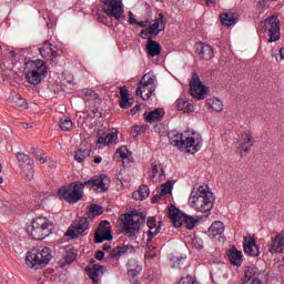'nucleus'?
<instances>
[{"instance_id": "nucleus-1", "label": "nucleus", "mask_w": 284, "mask_h": 284, "mask_svg": "<svg viewBox=\"0 0 284 284\" xmlns=\"http://www.w3.org/2000/svg\"><path fill=\"white\" fill-rule=\"evenodd\" d=\"M215 201L214 193L205 190V186H199L197 189L194 186L189 197V205L196 210V212L210 215Z\"/></svg>"}, {"instance_id": "nucleus-2", "label": "nucleus", "mask_w": 284, "mask_h": 284, "mask_svg": "<svg viewBox=\"0 0 284 284\" xmlns=\"http://www.w3.org/2000/svg\"><path fill=\"white\" fill-rule=\"evenodd\" d=\"M145 223V214L133 211L124 215L121 232L128 239H136L141 232V225Z\"/></svg>"}, {"instance_id": "nucleus-3", "label": "nucleus", "mask_w": 284, "mask_h": 284, "mask_svg": "<svg viewBox=\"0 0 284 284\" xmlns=\"http://www.w3.org/2000/svg\"><path fill=\"white\" fill-rule=\"evenodd\" d=\"M52 261V251L48 246L34 247L27 253L26 265L31 270L45 267Z\"/></svg>"}, {"instance_id": "nucleus-4", "label": "nucleus", "mask_w": 284, "mask_h": 284, "mask_svg": "<svg viewBox=\"0 0 284 284\" xmlns=\"http://www.w3.org/2000/svg\"><path fill=\"white\" fill-rule=\"evenodd\" d=\"M103 3L102 11L97 12L98 21L100 23H108L110 17L115 21H123V4L120 0H101ZM106 14V17H105Z\"/></svg>"}, {"instance_id": "nucleus-5", "label": "nucleus", "mask_w": 284, "mask_h": 284, "mask_svg": "<svg viewBox=\"0 0 284 284\" xmlns=\"http://www.w3.org/2000/svg\"><path fill=\"white\" fill-rule=\"evenodd\" d=\"M174 145L184 148L189 154H196L203 145V139L197 133L186 131L181 135H175Z\"/></svg>"}, {"instance_id": "nucleus-6", "label": "nucleus", "mask_w": 284, "mask_h": 284, "mask_svg": "<svg viewBox=\"0 0 284 284\" xmlns=\"http://www.w3.org/2000/svg\"><path fill=\"white\" fill-rule=\"evenodd\" d=\"M83 187L85 184L81 181L72 182L63 185L58 190V196L67 203H79L83 199Z\"/></svg>"}, {"instance_id": "nucleus-7", "label": "nucleus", "mask_w": 284, "mask_h": 284, "mask_svg": "<svg viewBox=\"0 0 284 284\" xmlns=\"http://www.w3.org/2000/svg\"><path fill=\"white\" fill-rule=\"evenodd\" d=\"M52 230H54V224L45 217L32 220L31 225L28 227V232L34 241H43V239L52 234Z\"/></svg>"}, {"instance_id": "nucleus-8", "label": "nucleus", "mask_w": 284, "mask_h": 284, "mask_svg": "<svg viewBox=\"0 0 284 284\" xmlns=\"http://www.w3.org/2000/svg\"><path fill=\"white\" fill-rule=\"evenodd\" d=\"M169 219L172 221L174 227H185L186 230H194L199 223V219L182 215L181 210L176 209L174 204L169 206Z\"/></svg>"}, {"instance_id": "nucleus-9", "label": "nucleus", "mask_w": 284, "mask_h": 284, "mask_svg": "<svg viewBox=\"0 0 284 284\" xmlns=\"http://www.w3.org/2000/svg\"><path fill=\"white\" fill-rule=\"evenodd\" d=\"M154 92H156V75L145 73L138 84L135 94L136 97H141L143 101H148Z\"/></svg>"}, {"instance_id": "nucleus-10", "label": "nucleus", "mask_w": 284, "mask_h": 284, "mask_svg": "<svg viewBox=\"0 0 284 284\" xmlns=\"http://www.w3.org/2000/svg\"><path fill=\"white\" fill-rule=\"evenodd\" d=\"M16 156L21 169V176H23L26 181L34 179V161L26 153H17Z\"/></svg>"}, {"instance_id": "nucleus-11", "label": "nucleus", "mask_w": 284, "mask_h": 284, "mask_svg": "<svg viewBox=\"0 0 284 284\" xmlns=\"http://www.w3.org/2000/svg\"><path fill=\"white\" fill-rule=\"evenodd\" d=\"M88 230H90V222H88V217H80L71 224L64 236L77 239L78 236H81V234H88Z\"/></svg>"}, {"instance_id": "nucleus-12", "label": "nucleus", "mask_w": 284, "mask_h": 284, "mask_svg": "<svg viewBox=\"0 0 284 284\" xmlns=\"http://www.w3.org/2000/svg\"><path fill=\"white\" fill-rule=\"evenodd\" d=\"M190 92L194 99H205V94H207V87L203 85L201 79L199 78V73L194 72L190 82Z\"/></svg>"}, {"instance_id": "nucleus-13", "label": "nucleus", "mask_w": 284, "mask_h": 284, "mask_svg": "<svg viewBox=\"0 0 284 284\" xmlns=\"http://www.w3.org/2000/svg\"><path fill=\"white\" fill-rule=\"evenodd\" d=\"M82 183L84 187H95L98 192H108L110 187V178H108L105 174H101L99 178H94Z\"/></svg>"}, {"instance_id": "nucleus-14", "label": "nucleus", "mask_w": 284, "mask_h": 284, "mask_svg": "<svg viewBox=\"0 0 284 284\" xmlns=\"http://www.w3.org/2000/svg\"><path fill=\"white\" fill-rule=\"evenodd\" d=\"M266 30H268V41L273 43V41H278L281 39V27L278 26V18L271 17L267 18L264 22Z\"/></svg>"}, {"instance_id": "nucleus-15", "label": "nucleus", "mask_w": 284, "mask_h": 284, "mask_svg": "<svg viewBox=\"0 0 284 284\" xmlns=\"http://www.w3.org/2000/svg\"><path fill=\"white\" fill-rule=\"evenodd\" d=\"M104 241H112V231L110 230V222L102 221L95 231L94 243H103Z\"/></svg>"}, {"instance_id": "nucleus-16", "label": "nucleus", "mask_w": 284, "mask_h": 284, "mask_svg": "<svg viewBox=\"0 0 284 284\" xmlns=\"http://www.w3.org/2000/svg\"><path fill=\"white\" fill-rule=\"evenodd\" d=\"M270 254H283L284 252V231L276 233L275 236L271 237V243L268 244Z\"/></svg>"}, {"instance_id": "nucleus-17", "label": "nucleus", "mask_w": 284, "mask_h": 284, "mask_svg": "<svg viewBox=\"0 0 284 284\" xmlns=\"http://www.w3.org/2000/svg\"><path fill=\"white\" fill-rule=\"evenodd\" d=\"M40 54L42 59H47V61H54V59L59 57V51L57 47L52 48V43L44 41L43 45L40 48Z\"/></svg>"}, {"instance_id": "nucleus-18", "label": "nucleus", "mask_w": 284, "mask_h": 284, "mask_svg": "<svg viewBox=\"0 0 284 284\" xmlns=\"http://www.w3.org/2000/svg\"><path fill=\"white\" fill-rule=\"evenodd\" d=\"M195 50L200 59H203L204 61H210L211 59H214V49H212V45L210 44L197 42L195 44Z\"/></svg>"}, {"instance_id": "nucleus-19", "label": "nucleus", "mask_w": 284, "mask_h": 284, "mask_svg": "<svg viewBox=\"0 0 284 284\" xmlns=\"http://www.w3.org/2000/svg\"><path fill=\"white\" fill-rule=\"evenodd\" d=\"M132 252H134V246L123 244L110 250L109 256L110 258H115V261H119L121 256H128V254H132Z\"/></svg>"}, {"instance_id": "nucleus-20", "label": "nucleus", "mask_w": 284, "mask_h": 284, "mask_svg": "<svg viewBox=\"0 0 284 284\" xmlns=\"http://www.w3.org/2000/svg\"><path fill=\"white\" fill-rule=\"evenodd\" d=\"M237 143L239 145H241V149L243 151L241 152V156H243V154H250L252 145H254V142L252 141V134L250 133V131H245Z\"/></svg>"}, {"instance_id": "nucleus-21", "label": "nucleus", "mask_w": 284, "mask_h": 284, "mask_svg": "<svg viewBox=\"0 0 284 284\" xmlns=\"http://www.w3.org/2000/svg\"><path fill=\"white\" fill-rule=\"evenodd\" d=\"M244 252L248 256H258L261 254L258 245H256V240L254 237L244 239Z\"/></svg>"}, {"instance_id": "nucleus-22", "label": "nucleus", "mask_w": 284, "mask_h": 284, "mask_svg": "<svg viewBox=\"0 0 284 284\" xmlns=\"http://www.w3.org/2000/svg\"><path fill=\"white\" fill-rule=\"evenodd\" d=\"M227 256L231 265H235L236 267H241V265H243V252L239 251L236 246H232L227 251Z\"/></svg>"}, {"instance_id": "nucleus-23", "label": "nucleus", "mask_w": 284, "mask_h": 284, "mask_svg": "<svg viewBox=\"0 0 284 284\" xmlns=\"http://www.w3.org/2000/svg\"><path fill=\"white\" fill-rule=\"evenodd\" d=\"M29 70L37 72L40 77H48V64L43 60L29 62Z\"/></svg>"}, {"instance_id": "nucleus-24", "label": "nucleus", "mask_w": 284, "mask_h": 284, "mask_svg": "<svg viewBox=\"0 0 284 284\" xmlns=\"http://www.w3.org/2000/svg\"><path fill=\"white\" fill-rule=\"evenodd\" d=\"M163 30H165V20L163 19V13H160L154 23L149 27V34L158 37L159 32H163Z\"/></svg>"}, {"instance_id": "nucleus-25", "label": "nucleus", "mask_w": 284, "mask_h": 284, "mask_svg": "<svg viewBox=\"0 0 284 284\" xmlns=\"http://www.w3.org/2000/svg\"><path fill=\"white\" fill-rule=\"evenodd\" d=\"M85 272L93 283H99V276L103 274V265L93 264L92 267L87 266Z\"/></svg>"}, {"instance_id": "nucleus-26", "label": "nucleus", "mask_w": 284, "mask_h": 284, "mask_svg": "<svg viewBox=\"0 0 284 284\" xmlns=\"http://www.w3.org/2000/svg\"><path fill=\"white\" fill-rule=\"evenodd\" d=\"M146 53L152 58L159 57V54H161V43L149 38L146 42Z\"/></svg>"}, {"instance_id": "nucleus-27", "label": "nucleus", "mask_w": 284, "mask_h": 284, "mask_svg": "<svg viewBox=\"0 0 284 284\" xmlns=\"http://www.w3.org/2000/svg\"><path fill=\"white\" fill-rule=\"evenodd\" d=\"M43 79L45 78L32 69H28L26 73V82L30 83L31 85H39Z\"/></svg>"}, {"instance_id": "nucleus-28", "label": "nucleus", "mask_w": 284, "mask_h": 284, "mask_svg": "<svg viewBox=\"0 0 284 284\" xmlns=\"http://www.w3.org/2000/svg\"><path fill=\"white\" fill-rule=\"evenodd\" d=\"M223 232H225V224L221 221H215L209 229V236L216 239V236H221Z\"/></svg>"}, {"instance_id": "nucleus-29", "label": "nucleus", "mask_w": 284, "mask_h": 284, "mask_svg": "<svg viewBox=\"0 0 284 284\" xmlns=\"http://www.w3.org/2000/svg\"><path fill=\"white\" fill-rule=\"evenodd\" d=\"M163 116H165V111L163 109H154L146 114L144 121H146V123H156V121H161Z\"/></svg>"}, {"instance_id": "nucleus-30", "label": "nucleus", "mask_w": 284, "mask_h": 284, "mask_svg": "<svg viewBox=\"0 0 284 284\" xmlns=\"http://www.w3.org/2000/svg\"><path fill=\"white\" fill-rule=\"evenodd\" d=\"M120 97H121L120 108H122L123 110H128V108L132 105V103H130V98H129L130 91H128V88L121 87Z\"/></svg>"}, {"instance_id": "nucleus-31", "label": "nucleus", "mask_w": 284, "mask_h": 284, "mask_svg": "<svg viewBox=\"0 0 284 284\" xmlns=\"http://www.w3.org/2000/svg\"><path fill=\"white\" fill-rule=\"evenodd\" d=\"M8 103H11L12 108H24V110H28V102L19 94L9 97Z\"/></svg>"}, {"instance_id": "nucleus-32", "label": "nucleus", "mask_w": 284, "mask_h": 284, "mask_svg": "<svg viewBox=\"0 0 284 284\" xmlns=\"http://www.w3.org/2000/svg\"><path fill=\"white\" fill-rule=\"evenodd\" d=\"M118 139V132L116 131H112L110 133H108L105 136H100L98 139V143L102 144V145H111V143H115Z\"/></svg>"}, {"instance_id": "nucleus-33", "label": "nucleus", "mask_w": 284, "mask_h": 284, "mask_svg": "<svg viewBox=\"0 0 284 284\" xmlns=\"http://www.w3.org/2000/svg\"><path fill=\"white\" fill-rule=\"evenodd\" d=\"M206 105H207V108L213 110V112H222L223 111V102L220 99H216V98L209 99V100H206Z\"/></svg>"}, {"instance_id": "nucleus-34", "label": "nucleus", "mask_w": 284, "mask_h": 284, "mask_svg": "<svg viewBox=\"0 0 284 284\" xmlns=\"http://www.w3.org/2000/svg\"><path fill=\"white\" fill-rule=\"evenodd\" d=\"M256 276V267L247 266L244 270V278L242 280L241 284H247V282L252 281Z\"/></svg>"}, {"instance_id": "nucleus-35", "label": "nucleus", "mask_w": 284, "mask_h": 284, "mask_svg": "<svg viewBox=\"0 0 284 284\" xmlns=\"http://www.w3.org/2000/svg\"><path fill=\"white\" fill-rule=\"evenodd\" d=\"M178 110H181L182 112H192L193 105L187 100L181 98L176 101Z\"/></svg>"}, {"instance_id": "nucleus-36", "label": "nucleus", "mask_w": 284, "mask_h": 284, "mask_svg": "<svg viewBox=\"0 0 284 284\" xmlns=\"http://www.w3.org/2000/svg\"><path fill=\"white\" fill-rule=\"evenodd\" d=\"M72 119L69 116L60 118V130H62V132H70L72 130Z\"/></svg>"}, {"instance_id": "nucleus-37", "label": "nucleus", "mask_w": 284, "mask_h": 284, "mask_svg": "<svg viewBox=\"0 0 284 284\" xmlns=\"http://www.w3.org/2000/svg\"><path fill=\"white\" fill-rule=\"evenodd\" d=\"M90 149H79L74 154V160L78 163H83L88 156H90Z\"/></svg>"}, {"instance_id": "nucleus-38", "label": "nucleus", "mask_w": 284, "mask_h": 284, "mask_svg": "<svg viewBox=\"0 0 284 284\" xmlns=\"http://www.w3.org/2000/svg\"><path fill=\"white\" fill-rule=\"evenodd\" d=\"M103 214V207L99 206V204H91L87 216L88 219H92L94 216H101Z\"/></svg>"}, {"instance_id": "nucleus-39", "label": "nucleus", "mask_w": 284, "mask_h": 284, "mask_svg": "<svg viewBox=\"0 0 284 284\" xmlns=\"http://www.w3.org/2000/svg\"><path fill=\"white\" fill-rule=\"evenodd\" d=\"M220 19H221V23L226 27H230V26H233V23H236L234 13H222Z\"/></svg>"}, {"instance_id": "nucleus-40", "label": "nucleus", "mask_w": 284, "mask_h": 284, "mask_svg": "<svg viewBox=\"0 0 284 284\" xmlns=\"http://www.w3.org/2000/svg\"><path fill=\"white\" fill-rule=\"evenodd\" d=\"M116 154H119L120 159H122V161H125V159H130V156L132 155V153H130V151L128 150V146L122 145L116 150Z\"/></svg>"}, {"instance_id": "nucleus-41", "label": "nucleus", "mask_w": 284, "mask_h": 284, "mask_svg": "<svg viewBox=\"0 0 284 284\" xmlns=\"http://www.w3.org/2000/svg\"><path fill=\"white\" fill-rule=\"evenodd\" d=\"M31 150H32L33 156H36V159L40 161V163L43 164L48 161V156H45V153L41 152V150L34 149V146H32Z\"/></svg>"}, {"instance_id": "nucleus-42", "label": "nucleus", "mask_w": 284, "mask_h": 284, "mask_svg": "<svg viewBox=\"0 0 284 284\" xmlns=\"http://www.w3.org/2000/svg\"><path fill=\"white\" fill-rule=\"evenodd\" d=\"M191 245L194 250L201 251L203 250V240L201 237H193L191 240Z\"/></svg>"}, {"instance_id": "nucleus-43", "label": "nucleus", "mask_w": 284, "mask_h": 284, "mask_svg": "<svg viewBox=\"0 0 284 284\" xmlns=\"http://www.w3.org/2000/svg\"><path fill=\"white\" fill-rule=\"evenodd\" d=\"M62 258L65 261V263H73V261L77 258V253L73 251H67Z\"/></svg>"}, {"instance_id": "nucleus-44", "label": "nucleus", "mask_w": 284, "mask_h": 284, "mask_svg": "<svg viewBox=\"0 0 284 284\" xmlns=\"http://www.w3.org/2000/svg\"><path fill=\"white\" fill-rule=\"evenodd\" d=\"M160 193L162 194V196H164L165 194H171L172 193V182L168 181L164 184H162Z\"/></svg>"}, {"instance_id": "nucleus-45", "label": "nucleus", "mask_w": 284, "mask_h": 284, "mask_svg": "<svg viewBox=\"0 0 284 284\" xmlns=\"http://www.w3.org/2000/svg\"><path fill=\"white\" fill-rule=\"evenodd\" d=\"M138 192L140 193V196L145 201L148 196H150V187L148 185H142L139 187Z\"/></svg>"}, {"instance_id": "nucleus-46", "label": "nucleus", "mask_w": 284, "mask_h": 284, "mask_svg": "<svg viewBox=\"0 0 284 284\" xmlns=\"http://www.w3.org/2000/svg\"><path fill=\"white\" fill-rule=\"evenodd\" d=\"M159 232H161V225H158V227L149 231L148 233V239L149 241H152V239H154V236H156V234H159Z\"/></svg>"}, {"instance_id": "nucleus-47", "label": "nucleus", "mask_w": 284, "mask_h": 284, "mask_svg": "<svg viewBox=\"0 0 284 284\" xmlns=\"http://www.w3.org/2000/svg\"><path fill=\"white\" fill-rule=\"evenodd\" d=\"M84 97H89V99H92L93 101H97V99H99V95L97 94V92H94L91 89H87L84 91Z\"/></svg>"}, {"instance_id": "nucleus-48", "label": "nucleus", "mask_w": 284, "mask_h": 284, "mask_svg": "<svg viewBox=\"0 0 284 284\" xmlns=\"http://www.w3.org/2000/svg\"><path fill=\"white\" fill-rule=\"evenodd\" d=\"M146 225H148L149 230H155V227H158L156 226V217H154V216L149 217L146 221Z\"/></svg>"}, {"instance_id": "nucleus-49", "label": "nucleus", "mask_w": 284, "mask_h": 284, "mask_svg": "<svg viewBox=\"0 0 284 284\" xmlns=\"http://www.w3.org/2000/svg\"><path fill=\"white\" fill-rule=\"evenodd\" d=\"M151 170L153 172V174L151 176V181H154V179H156V173L159 172V164H156V161H153L151 163Z\"/></svg>"}, {"instance_id": "nucleus-50", "label": "nucleus", "mask_w": 284, "mask_h": 284, "mask_svg": "<svg viewBox=\"0 0 284 284\" xmlns=\"http://www.w3.org/2000/svg\"><path fill=\"white\" fill-rule=\"evenodd\" d=\"M178 284H194L192 276L182 277Z\"/></svg>"}, {"instance_id": "nucleus-51", "label": "nucleus", "mask_w": 284, "mask_h": 284, "mask_svg": "<svg viewBox=\"0 0 284 284\" xmlns=\"http://www.w3.org/2000/svg\"><path fill=\"white\" fill-rule=\"evenodd\" d=\"M8 244V239L6 237V233L0 230V245H7Z\"/></svg>"}, {"instance_id": "nucleus-52", "label": "nucleus", "mask_w": 284, "mask_h": 284, "mask_svg": "<svg viewBox=\"0 0 284 284\" xmlns=\"http://www.w3.org/2000/svg\"><path fill=\"white\" fill-rule=\"evenodd\" d=\"M129 23L131 26H136L138 23L136 19L134 18V13H132V11H129Z\"/></svg>"}, {"instance_id": "nucleus-53", "label": "nucleus", "mask_w": 284, "mask_h": 284, "mask_svg": "<svg viewBox=\"0 0 284 284\" xmlns=\"http://www.w3.org/2000/svg\"><path fill=\"white\" fill-rule=\"evenodd\" d=\"M132 199H134V201H144L143 196L141 195V193H139V191L132 193Z\"/></svg>"}, {"instance_id": "nucleus-54", "label": "nucleus", "mask_w": 284, "mask_h": 284, "mask_svg": "<svg viewBox=\"0 0 284 284\" xmlns=\"http://www.w3.org/2000/svg\"><path fill=\"white\" fill-rule=\"evenodd\" d=\"M146 247L149 248L150 252H153V250H156V245L152 243V240L146 239Z\"/></svg>"}, {"instance_id": "nucleus-55", "label": "nucleus", "mask_w": 284, "mask_h": 284, "mask_svg": "<svg viewBox=\"0 0 284 284\" xmlns=\"http://www.w3.org/2000/svg\"><path fill=\"white\" fill-rule=\"evenodd\" d=\"M135 26H139L140 28H148V26H150V20L138 21Z\"/></svg>"}, {"instance_id": "nucleus-56", "label": "nucleus", "mask_w": 284, "mask_h": 284, "mask_svg": "<svg viewBox=\"0 0 284 284\" xmlns=\"http://www.w3.org/2000/svg\"><path fill=\"white\" fill-rule=\"evenodd\" d=\"M105 256V253L103 252V251H98L97 253H95V258L98 260V261H103V257Z\"/></svg>"}, {"instance_id": "nucleus-57", "label": "nucleus", "mask_w": 284, "mask_h": 284, "mask_svg": "<svg viewBox=\"0 0 284 284\" xmlns=\"http://www.w3.org/2000/svg\"><path fill=\"white\" fill-rule=\"evenodd\" d=\"M161 196H163V194H161V193L155 194L152 197L151 203H159V201H161Z\"/></svg>"}, {"instance_id": "nucleus-58", "label": "nucleus", "mask_w": 284, "mask_h": 284, "mask_svg": "<svg viewBox=\"0 0 284 284\" xmlns=\"http://www.w3.org/2000/svg\"><path fill=\"white\" fill-rule=\"evenodd\" d=\"M138 112H141V105H135L133 109L130 110V114L134 116Z\"/></svg>"}, {"instance_id": "nucleus-59", "label": "nucleus", "mask_w": 284, "mask_h": 284, "mask_svg": "<svg viewBox=\"0 0 284 284\" xmlns=\"http://www.w3.org/2000/svg\"><path fill=\"white\" fill-rule=\"evenodd\" d=\"M173 267L174 268L181 267V258H178L175 262H173Z\"/></svg>"}, {"instance_id": "nucleus-60", "label": "nucleus", "mask_w": 284, "mask_h": 284, "mask_svg": "<svg viewBox=\"0 0 284 284\" xmlns=\"http://www.w3.org/2000/svg\"><path fill=\"white\" fill-rule=\"evenodd\" d=\"M251 284H263V281L258 280V277H254Z\"/></svg>"}, {"instance_id": "nucleus-61", "label": "nucleus", "mask_w": 284, "mask_h": 284, "mask_svg": "<svg viewBox=\"0 0 284 284\" xmlns=\"http://www.w3.org/2000/svg\"><path fill=\"white\" fill-rule=\"evenodd\" d=\"M49 168H51V169L57 168V162L55 161H50L49 162Z\"/></svg>"}, {"instance_id": "nucleus-62", "label": "nucleus", "mask_w": 284, "mask_h": 284, "mask_svg": "<svg viewBox=\"0 0 284 284\" xmlns=\"http://www.w3.org/2000/svg\"><path fill=\"white\" fill-rule=\"evenodd\" d=\"M21 125L22 128H24V130H29V128H32V124L30 123H22Z\"/></svg>"}, {"instance_id": "nucleus-63", "label": "nucleus", "mask_w": 284, "mask_h": 284, "mask_svg": "<svg viewBox=\"0 0 284 284\" xmlns=\"http://www.w3.org/2000/svg\"><path fill=\"white\" fill-rule=\"evenodd\" d=\"M102 161H103V158H101V156H97L93 160V162H95V163H101Z\"/></svg>"}, {"instance_id": "nucleus-64", "label": "nucleus", "mask_w": 284, "mask_h": 284, "mask_svg": "<svg viewBox=\"0 0 284 284\" xmlns=\"http://www.w3.org/2000/svg\"><path fill=\"white\" fill-rule=\"evenodd\" d=\"M110 244H103V246H102V250L104 251V252H108V250H110Z\"/></svg>"}]
</instances>
